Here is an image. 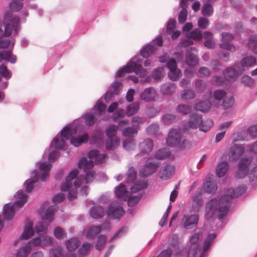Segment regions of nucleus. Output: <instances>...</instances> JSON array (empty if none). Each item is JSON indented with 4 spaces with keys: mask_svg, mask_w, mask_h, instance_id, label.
<instances>
[{
    "mask_svg": "<svg viewBox=\"0 0 257 257\" xmlns=\"http://www.w3.org/2000/svg\"><path fill=\"white\" fill-rule=\"evenodd\" d=\"M79 126L82 127L79 123L67 124L59 132V134H61V139L58 134L51 142L50 147H52L54 145L57 149L64 150L65 141L68 140H69L70 144L75 147H78L83 144L87 143L89 140V137L87 133H84L75 136Z\"/></svg>",
    "mask_w": 257,
    "mask_h": 257,
    "instance_id": "1",
    "label": "nucleus"
},
{
    "mask_svg": "<svg viewBox=\"0 0 257 257\" xmlns=\"http://www.w3.org/2000/svg\"><path fill=\"white\" fill-rule=\"evenodd\" d=\"M166 29L165 28L161 29L159 31L160 34L152 41L144 45L140 50L139 54L145 58H148L154 52H155L158 47H161L163 44V35L166 34L172 35L171 38L173 40L177 39L176 21L175 18L170 19L166 24Z\"/></svg>",
    "mask_w": 257,
    "mask_h": 257,
    "instance_id": "2",
    "label": "nucleus"
},
{
    "mask_svg": "<svg viewBox=\"0 0 257 257\" xmlns=\"http://www.w3.org/2000/svg\"><path fill=\"white\" fill-rule=\"evenodd\" d=\"M199 238V233H193L184 246L180 245L178 240V257H195L197 253L201 249V245L198 242Z\"/></svg>",
    "mask_w": 257,
    "mask_h": 257,
    "instance_id": "3",
    "label": "nucleus"
},
{
    "mask_svg": "<svg viewBox=\"0 0 257 257\" xmlns=\"http://www.w3.org/2000/svg\"><path fill=\"white\" fill-rule=\"evenodd\" d=\"M122 85L120 81L115 80L111 83L110 87L113 88V90L108 89L103 95L99 99L94 106V109L96 111V114L102 115L106 111V105L101 101V98L104 97V101L106 103H109V101L114 96V95H118L120 93L119 86Z\"/></svg>",
    "mask_w": 257,
    "mask_h": 257,
    "instance_id": "4",
    "label": "nucleus"
},
{
    "mask_svg": "<svg viewBox=\"0 0 257 257\" xmlns=\"http://www.w3.org/2000/svg\"><path fill=\"white\" fill-rule=\"evenodd\" d=\"M216 213H218V218L222 221L227 214V208L220 204L218 199L214 198L206 203L204 216L206 220H209L213 218Z\"/></svg>",
    "mask_w": 257,
    "mask_h": 257,
    "instance_id": "5",
    "label": "nucleus"
},
{
    "mask_svg": "<svg viewBox=\"0 0 257 257\" xmlns=\"http://www.w3.org/2000/svg\"><path fill=\"white\" fill-rule=\"evenodd\" d=\"M252 160V157L249 155H244L240 158L238 164V169L235 174L236 178L242 179L247 175L249 170L248 166Z\"/></svg>",
    "mask_w": 257,
    "mask_h": 257,
    "instance_id": "6",
    "label": "nucleus"
},
{
    "mask_svg": "<svg viewBox=\"0 0 257 257\" xmlns=\"http://www.w3.org/2000/svg\"><path fill=\"white\" fill-rule=\"evenodd\" d=\"M244 71L243 69L237 68L234 64L233 66H228L223 71V75L224 79L230 82H234L237 77L241 74Z\"/></svg>",
    "mask_w": 257,
    "mask_h": 257,
    "instance_id": "7",
    "label": "nucleus"
},
{
    "mask_svg": "<svg viewBox=\"0 0 257 257\" xmlns=\"http://www.w3.org/2000/svg\"><path fill=\"white\" fill-rule=\"evenodd\" d=\"M197 51L194 47L187 48L185 50V61L187 65L195 67L199 64V59L197 55Z\"/></svg>",
    "mask_w": 257,
    "mask_h": 257,
    "instance_id": "8",
    "label": "nucleus"
},
{
    "mask_svg": "<svg viewBox=\"0 0 257 257\" xmlns=\"http://www.w3.org/2000/svg\"><path fill=\"white\" fill-rule=\"evenodd\" d=\"M181 222H183L182 226L186 230L196 228L198 222V215L197 214H184Z\"/></svg>",
    "mask_w": 257,
    "mask_h": 257,
    "instance_id": "9",
    "label": "nucleus"
},
{
    "mask_svg": "<svg viewBox=\"0 0 257 257\" xmlns=\"http://www.w3.org/2000/svg\"><path fill=\"white\" fill-rule=\"evenodd\" d=\"M202 119V115L197 112L190 113L189 120L184 124V129L200 128Z\"/></svg>",
    "mask_w": 257,
    "mask_h": 257,
    "instance_id": "10",
    "label": "nucleus"
},
{
    "mask_svg": "<svg viewBox=\"0 0 257 257\" xmlns=\"http://www.w3.org/2000/svg\"><path fill=\"white\" fill-rule=\"evenodd\" d=\"M244 152V148L241 145L235 144L231 147L228 153L229 160L235 161L238 160L243 153Z\"/></svg>",
    "mask_w": 257,
    "mask_h": 257,
    "instance_id": "11",
    "label": "nucleus"
},
{
    "mask_svg": "<svg viewBox=\"0 0 257 257\" xmlns=\"http://www.w3.org/2000/svg\"><path fill=\"white\" fill-rule=\"evenodd\" d=\"M167 67L169 72L168 73V77L173 81H177V60L175 58H170L167 63L163 66Z\"/></svg>",
    "mask_w": 257,
    "mask_h": 257,
    "instance_id": "12",
    "label": "nucleus"
},
{
    "mask_svg": "<svg viewBox=\"0 0 257 257\" xmlns=\"http://www.w3.org/2000/svg\"><path fill=\"white\" fill-rule=\"evenodd\" d=\"M157 95L156 90L153 87L151 86L145 88L141 93L140 99L146 102H150L155 101Z\"/></svg>",
    "mask_w": 257,
    "mask_h": 257,
    "instance_id": "13",
    "label": "nucleus"
},
{
    "mask_svg": "<svg viewBox=\"0 0 257 257\" xmlns=\"http://www.w3.org/2000/svg\"><path fill=\"white\" fill-rule=\"evenodd\" d=\"M256 63V60L255 57L251 55H247L244 57L240 61V63H235V66L237 68H240L243 69L245 68L251 67L255 65Z\"/></svg>",
    "mask_w": 257,
    "mask_h": 257,
    "instance_id": "14",
    "label": "nucleus"
},
{
    "mask_svg": "<svg viewBox=\"0 0 257 257\" xmlns=\"http://www.w3.org/2000/svg\"><path fill=\"white\" fill-rule=\"evenodd\" d=\"M33 175L30 179H27L24 183L25 186V190L28 193H30L33 189L35 183L37 182L40 179V173L39 171L35 169L33 171Z\"/></svg>",
    "mask_w": 257,
    "mask_h": 257,
    "instance_id": "15",
    "label": "nucleus"
},
{
    "mask_svg": "<svg viewBox=\"0 0 257 257\" xmlns=\"http://www.w3.org/2000/svg\"><path fill=\"white\" fill-rule=\"evenodd\" d=\"M33 221L28 218L26 219V224L20 236L21 239L28 240L34 235L35 230L33 229Z\"/></svg>",
    "mask_w": 257,
    "mask_h": 257,
    "instance_id": "16",
    "label": "nucleus"
},
{
    "mask_svg": "<svg viewBox=\"0 0 257 257\" xmlns=\"http://www.w3.org/2000/svg\"><path fill=\"white\" fill-rule=\"evenodd\" d=\"M93 132L89 140L90 144H96L98 146L103 145L104 143L103 132L100 128H97Z\"/></svg>",
    "mask_w": 257,
    "mask_h": 257,
    "instance_id": "17",
    "label": "nucleus"
},
{
    "mask_svg": "<svg viewBox=\"0 0 257 257\" xmlns=\"http://www.w3.org/2000/svg\"><path fill=\"white\" fill-rule=\"evenodd\" d=\"M125 211L121 205L117 206H112L110 207L106 213L108 216L111 215L113 219H119L124 213Z\"/></svg>",
    "mask_w": 257,
    "mask_h": 257,
    "instance_id": "18",
    "label": "nucleus"
},
{
    "mask_svg": "<svg viewBox=\"0 0 257 257\" xmlns=\"http://www.w3.org/2000/svg\"><path fill=\"white\" fill-rule=\"evenodd\" d=\"M15 213V208L12 205L11 202L8 203L4 205L3 207V215L4 220L7 221L12 220Z\"/></svg>",
    "mask_w": 257,
    "mask_h": 257,
    "instance_id": "19",
    "label": "nucleus"
},
{
    "mask_svg": "<svg viewBox=\"0 0 257 257\" xmlns=\"http://www.w3.org/2000/svg\"><path fill=\"white\" fill-rule=\"evenodd\" d=\"M114 193L117 199L126 201L128 192L124 184L120 183L118 186H116L115 188Z\"/></svg>",
    "mask_w": 257,
    "mask_h": 257,
    "instance_id": "20",
    "label": "nucleus"
},
{
    "mask_svg": "<svg viewBox=\"0 0 257 257\" xmlns=\"http://www.w3.org/2000/svg\"><path fill=\"white\" fill-rule=\"evenodd\" d=\"M154 146L153 142L152 139L147 138L139 145L140 152L144 154H149L153 149Z\"/></svg>",
    "mask_w": 257,
    "mask_h": 257,
    "instance_id": "21",
    "label": "nucleus"
},
{
    "mask_svg": "<svg viewBox=\"0 0 257 257\" xmlns=\"http://www.w3.org/2000/svg\"><path fill=\"white\" fill-rule=\"evenodd\" d=\"M13 48L8 50H2V61L6 63L10 62L12 64H15L17 60L16 55L12 53Z\"/></svg>",
    "mask_w": 257,
    "mask_h": 257,
    "instance_id": "22",
    "label": "nucleus"
},
{
    "mask_svg": "<svg viewBox=\"0 0 257 257\" xmlns=\"http://www.w3.org/2000/svg\"><path fill=\"white\" fill-rule=\"evenodd\" d=\"M172 167H174V166H171L168 164H166L162 167L159 172L160 178L162 180H167L171 178L173 175Z\"/></svg>",
    "mask_w": 257,
    "mask_h": 257,
    "instance_id": "23",
    "label": "nucleus"
},
{
    "mask_svg": "<svg viewBox=\"0 0 257 257\" xmlns=\"http://www.w3.org/2000/svg\"><path fill=\"white\" fill-rule=\"evenodd\" d=\"M217 188L216 184L211 180V177L207 176L203 184L204 192L208 194L213 193L217 190Z\"/></svg>",
    "mask_w": 257,
    "mask_h": 257,
    "instance_id": "24",
    "label": "nucleus"
},
{
    "mask_svg": "<svg viewBox=\"0 0 257 257\" xmlns=\"http://www.w3.org/2000/svg\"><path fill=\"white\" fill-rule=\"evenodd\" d=\"M175 89L176 84L175 83H166L161 85L160 92L164 95H170L175 92Z\"/></svg>",
    "mask_w": 257,
    "mask_h": 257,
    "instance_id": "25",
    "label": "nucleus"
},
{
    "mask_svg": "<svg viewBox=\"0 0 257 257\" xmlns=\"http://www.w3.org/2000/svg\"><path fill=\"white\" fill-rule=\"evenodd\" d=\"M211 106L210 101L205 99L203 100H200L195 104L194 108L196 110H198L202 112H206L208 111Z\"/></svg>",
    "mask_w": 257,
    "mask_h": 257,
    "instance_id": "26",
    "label": "nucleus"
},
{
    "mask_svg": "<svg viewBox=\"0 0 257 257\" xmlns=\"http://www.w3.org/2000/svg\"><path fill=\"white\" fill-rule=\"evenodd\" d=\"M166 145L170 147L177 146V128H172L168 133Z\"/></svg>",
    "mask_w": 257,
    "mask_h": 257,
    "instance_id": "27",
    "label": "nucleus"
},
{
    "mask_svg": "<svg viewBox=\"0 0 257 257\" xmlns=\"http://www.w3.org/2000/svg\"><path fill=\"white\" fill-rule=\"evenodd\" d=\"M213 12L214 8L212 2L211 0H206L202 7V14L204 16L209 17L213 15Z\"/></svg>",
    "mask_w": 257,
    "mask_h": 257,
    "instance_id": "28",
    "label": "nucleus"
},
{
    "mask_svg": "<svg viewBox=\"0 0 257 257\" xmlns=\"http://www.w3.org/2000/svg\"><path fill=\"white\" fill-rule=\"evenodd\" d=\"M96 115V112H86L83 114L82 117L85 119L86 125H93L97 121Z\"/></svg>",
    "mask_w": 257,
    "mask_h": 257,
    "instance_id": "29",
    "label": "nucleus"
},
{
    "mask_svg": "<svg viewBox=\"0 0 257 257\" xmlns=\"http://www.w3.org/2000/svg\"><path fill=\"white\" fill-rule=\"evenodd\" d=\"M104 214V209L102 206H92L90 209V216L94 219H99L102 217Z\"/></svg>",
    "mask_w": 257,
    "mask_h": 257,
    "instance_id": "30",
    "label": "nucleus"
},
{
    "mask_svg": "<svg viewBox=\"0 0 257 257\" xmlns=\"http://www.w3.org/2000/svg\"><path fill=\"white\" fill-rule=\"evenodd\" d=\"M120 143L118 137L108 138L105 143V149L107 151H113L116 148Z\"/></svg>",
    "mask_w": 257,
    "mask_h": 257,
    "instance_id": "31",
    "label": "nucleus"
},
{
    "mask_svg": "<svg viewBox=\"0 0 257 257\" xmlns=\"http://www.w3.org/2000/svg\"><path fill=\"white\" fill-rule=\"evenodd\" d=\"M80 242L76 237H72L66 241V247L69 252H72L80 245Z\"/></svg>",
    "mask_w": 257,
    "mask_h": 257,
    "instance_id": "32",
    "label": "nucleus"
},
{
    "mask_svg": "<svg viewBox=\"0 0 257 257\" xmlns=\"http://www.w3.org/2000/svg\"><path fill=\"white\" fill-rule=\"evenodd\" d=\"M171 152L168 148H162L159 149L155 154V157L158 160H164L169 158Z\"/></svg>",
    "mask_w": 257,
    "mask_h": 257,
    "instance_id": "33",
    "label": "nucleus"
},
{
    "mask_svg": "<svg viewBox=\"0 0 257 257\" xmlns=\"http://www.w3.org/2000/svg\"><path fill=\"white\" fill-rule=\"evenodd\" d=\"M127 177L125 182L128 184L134 183L136 181L137 176V172L133 166L130 167L126 172Z\"/></svg>",
    "mask_w": 257,
    "mask_h": 257,
    "instance_id": "34",
    "label": "nucleus"
},
{
    "mask_svg": "<svg viewBox=\"0 0 257 257\" xmlns=\"http://www.w3.org/2000/svg\"><path fill=\"white\" fill-rule=\"evenodd\" d=\"M234 199L233 195L231 193V194H224L220 196V198L218 200V202L220 204L223 205L227 208V213L229 209V203L230 200Z\"/></svg>",
    "mask_w": 257,
    "mask_h": 257,
    "instance_id": "35",
    "label": "nucleus"
},
{
    "mask_svg": "<svg viewBox=\"0 0 257 257\" xmlns=\"http://www.w3.org/2000/svg\"><path fill=\"white\" fill-rule=\"evenodd\" d=\"M228 169V165L226 161L221 162L217 166L216 174L218 177H223Z\"/></svg>",
    "mask_w": 257,
    "mask_h": 257,
    "instance_id": "36",
    "label": "nucleus"
},
{
    "mask_svg": "<svg viewBox=\"0 0 257 257\" xmlns=\"http://www.w3.org/2000/svg\"><path fill=\"white\" fill-rule=\"evenodd\" d=\"M130 62H128L126 65L120 68L116 72L115 77L120 78L123 76L126 73L133 72L134 70L130 66Z\"/></svg>",
    "mask_w": 257,
    "mask_h": 257,
    "instance_id": "37",
    "label": "nucleus"
},
{
    "mask_svg": "<svg viewBox=\"0 0 257 257\" xmlns=\"http://www.w3.org/2000/svg\"><path fill=\"white\" fill-rule=\"evenodd\" d=\"M12 76V73L9 70L8 67L4 64L0 65V81L2 80V77L7 80L10 79Z\"/></svg>",
    "mask_w": 257,
    "mask_h": 257,
    "instance_id": "38",
    "label": "nucleus"
},
{
    "mask_svg": "<svg viewBox=\"0 0 257 257\" xmlns=\"http://www.w3.org/2000/svg\"><path fill=\"white\" fill-rule=\"evenodd\" d=\"M117 130V125L114 124H109L105 130L106 136L108 138L117 137L116 136Z\"/></svg>",
    "mask_w": 257,
    "mask_h": 257,
    "instance_id": "39",
    "label": "nucleus"
},
{
    "mask_svg": "<svg viewBox=\"0 0 257 257\" xmlns=\"http://www.w3.org/2000/svg\"><path fill=\"white\" fill-rule=\"evenodd\" d=\"M140 109L139 102H135L130 104L126 108L125 113L128 116H131L138 112Z\"/></svg>",
    "mask_w": 257,
    "mask_h": 257,
    "instance_id": "40",
    "label": "nucleus"
},
{
    "mask_svg": "<svg viewBox=\"0 0 257 257\" xmlns=\"http://www.w3.org/2000/svg\"><path fill=\"white\" fill-rule=\"evenodd\" d=\"M143 196L142 193H139L137 195H127V205L129 207H133L137 205Z\"/></svg>",
    "mask_w": 257,
    "mask_h": 257,
    "instance_id": "41",
    "label": "nucleus"
},
{
    "mask_svg": "<svg viewBox=\"0 0 257 257\" xmlns=\"http://www.w3.org/2000/svg\"><path fill=\"white\" fill-rule=\"evenodd\" d=\"M164 66L158 67L153 70L152 76L156 80H159L164 77L165 75Z\"/></svg>",
    "mask_w": 257,
    "mask_h": 257,
    "instance_id": "42",
    "label": "nucleus"
},
{
    "mask_svg": "<svg viewBox=\"0 0 257 257\" xmlns=\"http://www.w3.org/2000/svg\"><path fill=\"white\" fill-rule=\"evenodd\" d=\"M107 240V236L105 234H100L97 236V241L95 244L97 250L101 251L104 247Z\"/></svg>",
    "mask_w": 257,
    "mask_h": 257,
    "instance_id": "43",
    "label": "nucleus"
},
{
    "mask_svg": "<svg viewBox=\"0 0 257 257\" xmlns=\"http://www.w3.org/2000/svg\"><path fill=\"white\" fill-rule=\"evenodd\" d=\"M187 37L192 40L199 41L202 38V34L199 29H194L187 34Z\"/></svg>",
    "mask_w": 257,
    "mask_h": 257,
    "instance_id": "44",
    "label": "nucleus"
},
{
    "mask_svg": "<svg viewBox=\"0 0 257 257\" xmlns=\"http://www.w3.org/2000/svg\"><path fill=\"white\" fill-rule=\"evenodd\" d=\"M53 206L51 205L46 210L45 215L42 216V219L47 220L49 222H52L54 219V208Z\"/></svg>",
    "mask_w": 257,
    "mask_h": 257,
    "instance_id": "45",
    "label": "nucleus"
},
{
    "mask_svg": "<svg viewBox=\"0 0 257 257\" xmlns=\"http://www.w3.org/2000/svg\"><path fill=\"white\" fill-rule=\"evenodd\" d=\"M213 124L214 122L211 119H202L199 129L204 132H206L213 126Z\"/></svg>",
    "mask_w": 257,
    "mask_h": 257,
    "instance_id": "46",
    "label": "nucleus"
},
{
    "mask_svg": "<svg viewBox=\"0 0 257 257\" xmlns=\"http://www.w3.org/2000/svg\"><path fill=\"white\" fill-rule=\"evenodd\" d=\"M195 96V91L193 89H185L184 90V92L181 94L182 99L185 101L193 99Z\"/></svg>",
    "mask_w": 257,
    "mask_h": 257,
    "instance_id": "47",
    "label": "nucleus"
},
{
    "mask_svg": "<svg viewBox=\"0 0 257 257\" xmlns=\"http://www.w3.org/2000/svg\"><path fill=\"white\" fill-rule=\"evenodd\" d=\"M23 7V3L21 1H12L9 4V9L12 12H18Z\"/></svg>",
    "mask_w": 257,
    "mask_h": 257,
    "instance_id": "48",
    "label": "nucleus"
},
{
    "mask_svg": "<svg viewBox=\"0 0 257 257\" xmlns=\"http://www.w3.org/2000/svg\"><path fill=\"white\" fill-rule=\"evenodd\" d=\"M247 187L245 185H239L238 187L232 190V193L234 198H236L243 195L246 191Z\"/></svg>",
    "mask_w": 257,
    "mask_h": 257,
    "instance_id": "49",
    "label": "nucleus"
},
{
    "mask_svg": "<svg viewBox=\"0 0 257 257\" xmlns=\"http://www.w3.org/2000/svg\"><path fill=\"white\" fill-rule=\"evenodd\" d=\"M92 246L91 243L84 242L78 250V253L80 256H84L87 254L90 250Z\"/></svg>",
    "mask_w": 257,
    "mask_h": 257,
    "instance_id": "50",
    "label": "nucleus"
},
{
    "mask_svg": "<svg viewBox=\"0 0 257 257\" xmlns=\"http://www.w3.org/2000/svg\"><path fill=\"white\" fill-rule=\"evenodd\" d=\"M146 166L147 168H149L150 170L149 173H143L142 176L144 177H147L155 173L159 168V164L154 162H149L147 164Z\"/></svg>",
    "mask_w": 257,
    "mask_h": 257,
    "instance_id": "51",
    "label": "nucleus"
},
{
    "mask_svg": "<svg viewBox=\"0 0 257 257\" xmlns=\"http://www.w3.org/2000/svg\"><path fill=\"white\" fill-rule=\"evenodd\" d=\"M35 231L38 235L46 234L48 231V224L46 223L44 224L43 222H40L36 226Z\"/></svg>",
    "mask_w": 257,
    "mask_h": 257,
    "instance_id": "52",
    "label": "nucleus"
},
{
    "mask_svg": "<svg viewBox=\"0 0 257 257\" xmlns=\"http://www.w3.org/2000/svg\"><path fill=\"white\" fill-rule=\"evenodd\" d=\"M234 99L232 96L228 97L226 96L222 100V106L224 109H228L234 104Z\"/></svg>",
    "mask_w": 257,
    "mask_h": 257,
    "instance_id": "53",
    "label": "nucleus"
},
{
    "mask_svg": "<svg viewBox=\"0 0 257 257\" xmlns=\"http://www.w3.org/2000/svg\"><path fill=\"white\" fill-rule=\"evenodd\" d=\"M172 207V206L171 203H170L166 211L164 213L162 219L159 221V224L161 227H164L165 226V225L166 224L167 220H168L169 214L171 212Z\"/></svg>",
    "mask_w": 257,
    "mask_h": 257,
    "instance_id": "54",
    "label": "nucleus"
},
{
    "mask_svg": "<svg viewBox=\"0 0 257 257\" xmlns=\"http://www.w3.org/2000/svg\"><path fill=\"white\" fill-rule=\"evenodd\" d=\"M206 87V83L202 79H198L195 82V88L198 93H202Z\"/></svg>",
    "mask_w": 257,
    "mask_h": 257,
    "instance_id": "55",
    "label": "nucleus"
},
{
    "mask_svg": "<svg viewBox=\"0 0 257 257\" xmlns=\"http://www.w3.org/2000/svg\"><path fill=\"white\" fill-rule=\"evenodd\" d=\"M247 45L249 50L257 55V39L252 37L249 38Z\"/></svg>",
    "mask_w": 257,
    "mask_h": 257,
    "instance_id": "56",
    "label": "nucleus"
},
{
    "mask_svg": "<svg viewBox=\"0 0 257 257\" xmlns=\"http://www.w3.org/2000/svg\"><path fill=\"white\" fill-rule=\"evenodd\" d=\"M126 113L124 109L119 108L116 110L112 114V119L113 121H117L118 119L124 117L125 116Z\"/></svg>",
    "mask_w": 257,
    "mask_h": 257,
    "instance_id": "57",
    "label": "nucleus"
},
{
    "mask_svg": "<svg viewBox=\"0 0 257 257\" xmlns=\"http://www.w3.org/2000/svg\"><path fill=\"white\" fill-rule=\"evenodd\" d=\"M226 96V92L223 89H217L213 92V98L217 101H221Z\"/></svg>",
    "mask_w": 257,
    "mask_h": 257,
    "instance_id": "58",
    "label": "nucleus"
},
{
    "mask_svg": "<svg viewBox=\"0 0 257 257\" xmlns=\"http://www.w3.org/2000/svg\"><path fill=\"white\" fill-rule=\"evenodd\" d=\"M176 117L174 114L166 113L163 116L162 120L164 124L169 125L173 123Z\"/></svg>",
    "mask_w": 257,
    "mask_h": 257,
    "instance_id": "59",
    "label": "nucleus"
},
{
    "mask_svg": "<svg viewBox=\"0 0 257 257\" xmlns=\"http://www.w3.org/2000/svg\"><path fill=\"white\" fill-rule=\"evenodd\" d=\"M192 107L189 105L178 104V113L186 115L190 114Z\"/></svg>",
    "mask_w": 257,
    "mask_h": 257,
    "instance_id": "60",
    "label": "nucleus"
},
{
    "mask_svg": "<svg viewBox=\"0 0 257 257\" xmlns=\"http://www.w3.org/2000/svg\"><path fill=\"white\" fill-rule=\"evenodd\" d=\"M52 167V164L50 162L44 161H40L39 162V169L40 171L50 172Z\"/></svg>",
    "mask_w": 257,
    "mask_h": 257,
    "instance_id": "61",
    "label": "nucleus"
},
{
    "mask_svg": "<svg viewBox=\"0 0 257 257\" xmlns=\"http://www.w3.org/2000/svg\"><path fill=\"white\" fill-rule=\"evenodd\" d=\"M54 235L56 238L61 239L66 235V233L62 227L57 226L54 229Z\"/></svg>",
    "mask_w": 257,
    "mask_h": 257,
    "instance_id": "62",
    "label": "nucleus"
},
{
    "mask_svg": "<svg viewBox=\"0 0 257 257\" xmlns=\"http://www.w3.org/2000/svg\"><path fill=\"white\" fill-rule=\"evenodd\" d=\"M135 133H137V130L131 126L123 128L122 130V135L124 137H130Z\"/></svg>",
    "mask_w": 257,
    "mask_h": 257,
    "instance_id": "63",
    "label": "nucleus"
},
{
    "mask_svg": "<svg viewBox=\"0 0 257 257\" xmlns=\"http://www.w3.org/2000/svg\"><path fill=\"white\" fill-rule=\"evenodd\" d=\"M188 14L187 9H182L178 14V21L180 24H183L187 20Z\"/></svg>",
    "mask_w": 257,
    "mask_h": 257,
    "instance_id": "64",
    "label": "nucleus"
}]
</instances>
